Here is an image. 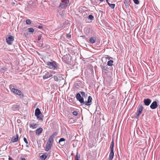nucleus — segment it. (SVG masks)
<instances>
[{
    "instance_id": "nucleus-29",
    "label": "nucleus",
    "mask_w": 160,
    "mask_h": 160,
    "mask_svg": "<svg viewBox=\"0 0 160 160\" xmlns=\"http://www.w3.org/2000/svg\"><path fill=\"white\" fill-rule=\"evenodd\" d=\"M28 32H34V29L32 28H28Z\"/></svg>"
},
{
    "instance_id": "nucleus-28",
    "label": "nucleus",
    "mask_w": 160,
    "mask_h": 160,
    "mask_svg": "<svg viewBox=\"0 0 160 160\" xmlns=\"http://www.w3.org/2000/svg\"><path fill=\"white\" fill-rule=\"evenodd\" d=\"M65 139L63 138H61L59 141V143H61V142H65Z\"/></svg>"
},
{
    "instance_id": "nucleus-33",
    "label": "nucleus",
    "mask_w": 160,
    "mask_h": 160,
    "mask_svg": "<svg viewBox=\"0 0 160 160\" xmlns=\"http://www.w3.org/2000/svg\"><path fill=\"white\" fill-rule=\"evenodd\" d=\"M23 139H24V141L27 144H28V141L27 139V138H23Z\"/></svg>"
},
{
    "instance_id": "nucleus-30",
    "label": "nucleus",
    "mask_w": 160,
    "mask_h": 160,
    "mask_svg": "<svg viewBox=\"0 0 160 160\" xmlns=\"http://www.w3.org/2000/svg\"><path fill=\"white\" fill-rule=\"evenodd\" d=\"M93 16L92 15H89L88 16V18L91 20L93 19Z\"/></svg>"
},
{
    "instance_id": "nucleus-25",
    "label": "nucleus",
    "mask_w": 160,
    "mask_h": 160,
    "mask_svg": "<svg viewBox=\"0 0 160 160\" xmlns=\"http://www.w3.org/2000/svg\"><path fill=\"white\" fill-rule=\"evenodd\" d=\"M108 4L109 5V6L112 9L114 8L115 6V4H110L109 2H108Z\"/></svg>"
},
{
    "instance_id": "nucleus-7",
    "label": "nucleus",
    "mask_w": 160,
    "mask_h": 160,
    "mask_svg": "<svg viewBox=\"0 0 160 160\" xmlns=\"http://www.w3.org/2000/svg\"><path fill=\"white\" fill-rule=\"evenodd\" d=\"M53 78L54 80L56 82L61 81L62 79H63L62 75L60 74H58L56 75H55L54 76Z\"/></svg>"
},
{
    "instance_id": "nucleus-47",
    "label": "nucleus",
    "mask_w": 160,
    "mask_h": 160,
    "mask_svg": "<svg viewBox=\"0 0 160 160\" xmlns=\"http://www.w3.org/2000/svg\"><path fill=\"white\" fill-rule=\"evenodd\" d=\"M18 121H19V120H17V121H18Z\"/></svg>"
},
{
    "instance_id": "nucleus-44",
    "label": "nucleus",
    "mask_w": 160,
    "mask_h": 160,
    "mask_svg": "<svg viewBox=\"0 0 160 160\" xmlns=\"http://www.w3.org/2000/svg\"><path fill=\"white\" fill-rule=\"evenodd\" d=\"M109 0H106L107 2L108 3V2H109L108 1Z\"/></svg>"
},
{
    "instance_id": "nucleus-32",
    "label": "nucleus",
    "mask_w": 160,
    "mask_h": 160,
    "mask_svg": "<svg viewBox=\"0 0 160 160\" xmlns=\"http://www.w3.org/2000/svg\"><path fill=\"white\" fill-rule=\"evenodd\" d=\"M72 113L75 116H77L78 114V113L77 111H73Z\"/></svg>"
},
{
    "instance_id": "nucleus-4",
    "label": "nucleus",
    "mask_w": 160,
    "mask_h": 160,
    "mask_svg": "<svg viewBox=\"0 0 160 160\" xmlns=\"http://www.w3.org/2000/svg\"><path fill=\"white\" fill-rule=\"evenodd\" d=\"M53 142V141H52L51 139H48V141L46 145L45 148V151H48L51 148Z\"/></svg>"
},
{
    "instance_id": "nucleus-16",
    "label": "nucleus",
    "mask_w": 160,
    "mask_h": 160,
    "mask_svg": "<svg viewBox=\"0 0 160 160\" xmlns=\"http://www.w3.org/2000/svg\"><path fill=\"white\" fill-rule=\"evenodd\" d=\"M43 129L42 128H38L36 131V133L37 135H39L42 132Z\"/></svg>"
},
{
    "instance_id": "nucleus-39",
    "label": "nucleus",
    "mask_w": 160,
    "mask_h": 160,
    "mask_svg": "<svg viewBox=\"0 0 160 160\" xmlns=\"http://www.w3.org/2000/svg\"><path fill=\"white\" fill-rule=\"evenodd\" d=\"M38 28L39 29H41L42 28V27L41 26H38Z\"/></svg>"
},
{
    "instance_id": "nucleus-13",
    "label": "nucleus",
    "mask_w": 160,
    "mask_h": 160,
    "mask_svg": "<svg viewBox=\"0 0 160 160\" xmlns=\"http://www.w3.org/2000/svg\"><path fill=\"white\" fill-rule=\"evenodd\" d=\"M157 102L156 101H154L151 103L150 107L152 109H155L157 108Z\"/></svg>"
},
{
    "instance_id": "nucleus-45",
    "label": "nucleus",
    "mask_w": 160,
    "mask_h": 160,
    "mask_svg": "<svg viewBox=\"0 0 160 160\" xmlns=\"http://www.w3.org/2000/svg\"><path fill=\"white\" fill-rule=\"evenodd\" d=\"M5 68H2V69H3V70H5Z\"/></svg>"
},
{
    "instance_id": "nucleus-15",
    "label": "nucleus",
    "mask_w": 160,
    "mask_h": 160,
    "mask_svg": "<svg viewBox=\"0 0 160 160\" xmlns=\"http://www.w3.org/2000/svg\"><path fill=\"white\" fill-rule=\"evenodd\" d=\"M114 152L113 150H110L108 160H112L113 158Z\"/></svg>"
},
{
    "instance_id": "nucleus-20",
    "label": "nucleus",
    "mask_w": 160,
    "mask_h": 160,
    "mask_svg": "<svg viewBox=\"0 0 160 160\" xmlns=\"http://www.w3.org/2000/svg\"><path fill=\"white\" fill-rule=\"evenodd\" d=\"M143 109V107L141 105H139L138 108V112L141 113Z\"/></svg>"
},
{
    "instance_id": "nucleus-26",
    "label": "nucleus",
    "mask_w": 160,
    "mask_h": 160,
    "mask_svg": "<svg viewBox=\"0 0 160 160\" xmlns=\"http://www.w3.org/2000/svg\"><path fill=\"white\" fill-rule=\"evenodd\" d=\"M80 157L78 155V152H77L75 158V160H79Z\"/></svg>"
},
{
    "instance_id": "nucleus-34",
    "label": "nucleus",
    "mask_w": 160,
    "mask_h": 160,
    "mask_svg": "<svg viewBox=\"0 0 160 160\" xmlns=\"http://www.w3.org/2000/svg\"><path fill=\"white\" fill-rule=\"evenodd\" d=\"M81 94L83 96L85 97V93L84 92H81Z\"/></svg>"
},
{
    "instance_id": "nucleus-10",
    "label": "nucleus",
    "mask_w": 160,
    "mask_h": 160,
    "mask_svg": "<svg viewBox=\"0 0 160 160\" xmlns=\"http://www.w3.org/2000/svg\"><path fill=\"white\" fill-rule=\"evenodd\" d=\"M45 74L43 77V78L44 79H47L52 76L51 73L47 71H45Z\"/></svg>"
},
{
    "instance_id": "nucleus-14",
    "label": "nucleus",
    "mask_w": 160,
    "mask_h": 160,
    "mask_svg": "<svg viewBox=\"0 0 160 160\" xmlns=\"http://www.w3.org/2000/svg\"><path fill=\"white\" fill-rule=\"evenodd\" d=\"M151 100L149 98L144 99L143 101V102L144 104L146 106H148L151 103Z\"/></svg>"
},
{
    "instance_id": "nucleus-11",
    "label": "nucleus",
    "mask_w": 160,
    "mask_h": 160,
    "mask_svg": "<svg viewBox=\"0 0 160 160\" xmlns=\"http://www.w3.org/2000/svg\"><path fill=\"white\" fill-rule=\"evenodd\" d=\"M29 126L31 128L34 129L38 127V123H36L34 122H30L29 123Z\"/></svg>"
},
{
    "instance_id": "nucleus-9",
    "label": "nucleus",
    "mask_w": 160,
    "mask_h": 160,
    "mask_svg": "<svg viewBox=\"0 0 160 160\" xmlns=\"http://www.w3.org/2000/svg\"><path fill=\"white\" fill-rule=\"evenodd\" d=\"M92 98L90 96H89L88 97V101L84 102L83 103H82V104H84L87 106H89L91 104V102L92 101Z\"/></svg>"
},
{
    "instance_id": "nucleus-5",
    "label": "nucleus",
    "mask_w": 160,
    "mask_h": 160,
    "mask_svg": "<svg viewBox=\"0 0 160 160\" xmlns=\"http://www.w3.org/2000/svg\"><path fill=\"white\" fill-rule=\"evenodd\" d=\"M68 3L69 1L68 0H63L60 3L59 7L61 8H65L68 6Z\"/></svg>"
},
{
    "instance_id": "nucleus-46",
    "label": "nucleus",
    "mask_w": 160,
    "mask_h": 160,
    "mask_svg": "<svg viewBox=\"0 0 160 160\" xmlns=\"http://www.w3.org/2000/svg\"><path fill=\"white\" fill-rule=\"evenodd\" d=\"M100 1L102 2L103 0H99Z\"/></svg>"
},
{
    "instance_id": "nucleus-12",
    "label": "nucleus",
    "mask_w": 160,
    "mask_h": 160,
    "mask_svg": "<svg viewBox=\"0 0 160 160\" xmlns=\"http://www.w3.org/2000/svg\"><path fill=\"white\" fill-rule=\"evenodd\" d=\"M101 66L102 72L108 71V68L107 67V65L105 63H103L101 65Z\"/></svg>"
},
{
    "instance_id": "nucleus-6",
    "label": "nucleus",
    "mask_w": 160,
    "mask_h": 160,
    "mask_svg": "<svg viewBox=\"0 0 160 160\" xmlns=\"http://www.w3.org/2000/svg\"><path fill=\"white\" fill-rule=\"evenodd\" d=\"M14 39V37L10 35L6 38V41L8 44H11Z\"/></svg>"
},
{
    "instance_id": "nucleus-8",
    "label": "nucleus",
    "mask_w": 160,
    "mask_h": 160,
    "mask_svg": "<svg viewBox=\"0 0 160 160\" xmlns=\"http://www.w3.org/2000/svg\"><path fill=\"white\" fill-rule=\"evenodd\" d=\"M76 98L77 100L79 101V102L82 104V103L84 102V99L83 98L81 97L80 94L78 93L77 94L76 96Z\"/></svg>"
},
{
    "instance_id": "nucleus-17",
    "label": "nucleus",
    "mask_w": 160,
    "mask_h": 160,
    "mask_svg": "<svg viewBox=\"0 0 160 160\" xmlns=\"http://www.w3.org/2000/svg\"><path fill=\"white\" fill-rule=\"evenodd\" d=\"M18 135L16 134V136L13 137L12 138V141L13 142H16L18 141Z\"/></svg>"
},
{
    "instance_id": "nucleus-19",
    "label": "nucleus",
    "mask_w": 160,
    "mask_h": 160,
    "mask_svg": "<svg viewBox=\"0 0 160 160\" xmlns=\"http://www.w3.org/2000/svg\"><path fill=\"white\" fill-rule=\"evenodd\" d=\"M113 61L112 60H110L108 61L107 62V65L108 66H112L113 65Z\"/></svg>"
},
{
    "instance_id": "nucleus-27",
    "label": "nucleus",
    "mask_w": 160,
    "mask_h": 160,
    "mask_svg": "<svg viewBox=\"0 0 160 160\" xmlns=\"http://www.w3.org/2000/svg\"><path fill=\"white\" fill-rule=\"evenodd\" d=\"M31 21L30 19H27L26 21V23L28 25H30L31 24Z\"/></svg>"
},
{
    "instance_id": "nucleus-21",
    "label": "nucleus",
    "mask_w": 160,
    "mask_h": 160,
    "mask_svg": "<svg viewBox=\"0 0 160 160\" xmlns=\"http://www.w3.org/2000/svg\"><path fill=\"white\" fill-rule=\"evenodd\" d=\"M113 147H114V141L113 140H112L111 143V145L110 146V150H113Z\"/></svg>"
},
{
    "instance_id": "nucleus-23",
    "label": "nucleus",
    "mask_w": 160,
    "mask_h": 160,
    "mask_svg": "<svg viewBox=\"0 0 160 160\" xmlns=\"http://www.w3.org/2000/svg\"><path fill=\"white\" fill-rule=\"evenodd\" d=\"M89 42L91 43H93L95 42V40L93 38L91 37L90 38Z\"/></svg>"
},
{
    "instance_id": "nucleus-43",
    "label": "nucleus",
    "mask_w": 160,
    "mask_h": 160,
    "mask_svg": "<svg viewBox=\"0 0 160 160\" xmlns=\"http://www.w3.org/2000/svg\"><path fill=\"white\" fill-rule=\"evenodd\" d=\"M68 37H71V35H68Z\"/></svg>"
},
{
    "instance_id": "nucleus-37",
    "label": "nucleus",
    "mask_w": 160,
    "mask_h": 160,
    "mask_svg": "<svg viewBox=\"0 0 160 160\" xmlns=\"http://www.w3.org/2000/svg\"><path fill=\"white\" fill-rule=\"evenodd\" d=\"M65 143V142H61V143H59L61 146H63L64 145Z\"/></svg>"
},
{
    "instance_id": "nucleus-3",
    "label": "nucleus",
    "mask_w": 160,
    "mask_h": 160,
    "mask_svg": "<svg viewBox=\"0 0 160 160\" xmlns=\"http://www.w3.org/2000/svg\"><path fill=\"white\" fill-rule=\"evenodd\" d=\"M35 115L36 116L38 119L39 120H42V114L41 113L40 110L38 108H37L35 113Z\"/></svg>"
},
{
    "instance_id": "nucleus-42",
    "label": "nucleus",
    "mask_w": 160,
    "mask_h": 160,
    "mask_svg": "<svg viewBox=\"0 0 160 160\" xmlns=\"http://www.w3.org/2000/svg\"><path fill=\"white\" fill-rule=\"evenodd\" d=\"M41 37L40 36H39L38 37V40H40V39H41Z\"/></svg>"
},
{
    "instance_id": "nucleus-31",
    "label": "nucleus",
    "mask_w": 160,
    "mask_h": 160,
    "mask_svg": "<svg viewBox=\"0 0 160 160\" xmlns=\"http://www.w3.org/2000/svg\"><path fill=\"white\" fill-rule=\"evenodd\" d=\"M134 3L137 4H138L139 3L138 0H133Z\"/></svg>"
},
{
    "instance_id": "nucleus-2",
    "label": "nucleus",
    "mask_w": 160,
    "mask_h": 160,
    "mask_svg": "<svg viewBox=\"0 0 160 160\" xmlns=\"http://www.w3.org/2000/svg\"><path fill=\"white\" fill-rule=\"evenodd\" d=\"M47 65L49 67L50 69L55 70L57 68V63L55 61L47 62Z\"/></svg>"
},
{
    "instance_id": "nucleus-22",
    "label": "nucleus",
    "mask_w": 160,
    "mask_h": 160,
    "mask_svg": "<svg viewBox=\"0 0 160 160\" xmlns=\"http://www.w3.org/2000/svg\"><path fill=\"white\" fill-rule=\"evenodd\" d=\"M47 155L45 154H43L40 156V158L42 160H45V159L47 158Z\"/></svg>"
},
{
    "instance_id": "nucleus-36",
    "label": "nucleus",
    "mask_w": 160,
    "mask_h": 160,
    "mask_svg": "<svg viewBox=\"0 0 160 160\" xmlns=\"http://www.w3.org/2000/svg\"><path fill=\"white\" fill-rule=\"evenodd\" d=\"M141 113H139L138 112V114L136 116V118H137Z\"/></svg>"
},
{
    "instance_id": "nucleus-35",
    "label": "nucleus",
    "mask_w": 160,
    "mask_h": 160,
    "mask_svg": "<svg viewBox=\"0 0 160 160\" xmlns=\"http://www.w3.org/2000/svg\"><path fill=\"white\" fill-rule=\"evenodd\" d=\"M141 113H139L138 112V114L136 116V118H137Z\"/></svg>"
},
{
    "instance_id": "nucleus-40",
    "label": "nucleus",
    "mask_w": 160,
    "mask_h": 160,
    "mask_svg": "<svg viewBox=\"0 0 160 160\" xmlns=\"http://www.w3.org/2000/svg\"><path fill=\"white\" fill-rule=\"evenodd\" d=\"M9 160H14L11 157H9L8 158Z\"/></svg>"
},
{
    "instance_id": "nucleus-41",
    "label": "nucleus",
    "mask_w": 160,
    "mask_h": 160,
    "mask_svg": "<svg viewBox=\"0 0 160 160\" xmlns=\"http://www.w3.org/2000/svg\"><path fill=\"white\" fill-rule=\"evenodd\" d=\"M20 159H21V160H26V159L25 158H21Z\"/></svg>"
},
{
    "instance_id": "nucleus-18",
    "label": "nucleus",
    "mask_w": 160,
    "mask_h": 160,
    "mask_svg": "<svg viewBox=\"0 0 160 160\" xmlns=\"http://www.w3.org/2000/svg\"><path fill=\"white\" fill-rule=\"evenodd\" d=\"M57 135V133L56 132L54 133L49 138V139H51V140L52 141H53V139L55 138V137Z\"/></svg>"
},
{
    "instance_id": "nucleus-1",
    "label": "nucleus",
    "mask_w": 160,
    "mask_h": 160,
    "mask_svg": "<svg viewBox=\"0 0 160 160\" xmlns=\"http://www.w3.org/2000/svg\"><path fill=\"white\" fill-rule=\"evenodd\" d=\"M13 86L12 85L9 86V88L11 90L12 92L15 93L16 94L18 95L19 96H21L23 95L22 92L19 90L12 88Z\"/></svg>"
},
{
    "instance_id": "nucleus-38",
    "label": "nucleus",
    "mask_w": 160,
    "mask_h": 160,
    "mask_svg": "<svg viewBox=\"0 0 160 160\" xmlns=\"http://www.w3.org/2000/svg\"><path fill=\"white\" fill-rule=\"evenodd\" d=\"M105 58L108 60H110L111 58H112L110 57L107 56L106 57H105Z\"/></svg>"
},
{
    "instance_id": "nucleus-24",
    "label": "nucleus",
    "mask_w": 160,
    "mask_h": 160,
    "mask_svg": "<svg viewBox=\"0 0 160 160\" xmlns=\"http://www.w3.org/2000/svg\"><path fill=\"white\" fill-rule=\"evenodd\" d=\"M130 0H125L124 3L126 6L128 5L130 3Z\"/></svg>"
}]
</instances>
